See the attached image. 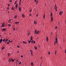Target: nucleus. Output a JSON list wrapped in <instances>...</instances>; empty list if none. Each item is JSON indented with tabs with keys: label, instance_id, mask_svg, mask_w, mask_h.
Listing matches in <instances>:
<instances>
[{
	"label": "nucleus",
	"instance_id": "f257e3e1",
	"mask_svg": "<svg viewBox=\"0 0 66 66\" xmlns=\"http://www.w3.org/2000/svg\"><path fill=\"white\" fill-rule=\"evenodd\" d=\"M39 32V31H37V30H36L35 31V34H38V33Z\"/></svg>",
	"mask_w": 66,
	"mask_h": 66
},
{
	"label": "nucleus",
	"instance_id": "f03ea898",
	"mask_svg": "<svg viewBox=\"0 0 66 66\" xmlns=\"http://www.w3.org/2000/svg\"><path fill=\"white\" fill-rule=\"evenodd\" d=\"M30 51L31 53V54L32 56H33V51L31 50H30Z\"/></svg>",
	"mask_w": 66,
	"mask_h": 66
},
{
	"label": "nucleus",
	"instance_id": "7ed1b4c3",
	"mask_svg": "<svg viewBox=\"0 0 66 66\" xmlns=\"http://www.w3.org/2000/svg\"><path fill=\"white\" fill-rule=\"evenodd\" d=\"M62 13H63V11H61L59 13V15H62Z\"/></svg>",
	"mask_w": 66,
	"mask_h": 66
},
{
	"label": "nucleus",
	"instance_id": "20e7f679",
	"mask_svg": "<svg viewBox=\"0 0 66 66\" xmlns=\"http://www.w3.org/2000/svg\"><path fill=\"white\" fill-rule=\"evenodd\" d=\"M19 10L20 12H21V7H20L19 9Z\"/></svg>",
	"mask_w": 66,
	"mask_h": 66
},
{
	"label": "nucleus",
	"instance_id": "39448f33",
	"mask_svg": "<svg viewBox=\"0 0 66 66\" xmlns=\"http://www.w3.org/2000/svg\"><path fill=\"white\" fill-rule=\"evenodd\" d=\"M2 30L3 31H5L6 30V28H3Z\"/></svg>",
	"mask_w": 66,
	"mask_h": 66
},
{
	"label": "nucleus",
	"instance_id": "423d86ee",
	"mask_svg": "<svg viewBox=\"0 0 66 66\" xmlns=\"http://www.w3.org/2000/svg\"><path fill=\"white\" fill-rule=\"evenodd\" d=\"M3 41V39H1L0 40V43H1Z\"/></svg>",
	"mask_w": 66,
	"mask_h": 66
},
{
	"label": "nucleus",
	"instance_id": "0eeeda50",
	"mask_svg": "<svg viewBox=\"0 0 66 66\" xmlns=\"http://www.w3.org/2000/svg\"><path fill=\"white\" fill-rule=\"evenodd\" d=\"M17 6H18V4H16V5H15V8L16 9L17 8Z\"/></svg>",
	"mask_w": 66,
	"mask_h": 66
},
{
	"label": "nucleus",
	"instance_id": "6e6552de",
	"mask_svg": "<svg viewBox=\"0 0 66 66\" xmlns=\"http://www.w3.org/2000/svg\"><path fill=\"white\" fill-rule=\"evenodd\" d=\"M46 40L47 42H48V40H48V38L47 37H46Z\"/></svg>",
	"mask_w": 66,
	"mask_h": 66
},
{
	"label": "nucleus",
	"instance_id": "1a4fd4ad",
	"mask_svg": "<svg viewBox=\"0 0 66 66\" xmlns=\"http://www.w3.org/2000/svg\"><path fill=\"white\" fill-rule=\"evenodd\" d=\"M11 10H14V8L13 7H12L11 8Z\"/></svg>",
	"mask_w": 66,
	"mask_h": 66
},
{
	"label": "nucleus",
	"instance_id": "9d476101",
	"mask_svg": "<svg viewBox=\"0 0 66 66\" xmlns=\"http://www.w3.org/2000/svg\"><path fill=\"white\" fill-rule=\"evenodd\" d=\"M15 24H18V23H19V22H15Z\"/></svg>",
	"mask_w": 66,
	"mask_h": 66
},
{
	"label": "nucleus",
	"instance_id": "9b49d317",
	"mask_svg": "<svg viewBox=\"0 0 66 66\" xmlns=\"http://www.w3.org/2000/svg\"><path fill=\"white\" fill-rule=\"evenodd\" d=\"M22 16L23 17V18H24V15L23 14H22Z\"/></svg>",
	"mask_w": 66,
	"mask_h": 66
},
{
	"label": "nucleus",
	"instance_id": "f8f14e48",
	"mask_svg": "<svg viewBox=\"0 0 66 66\" xmlns=\"http://www.w3.org/2000/svg\"><path fill=\"white\" fill-rule=\"evenodd\" d=\"M7 40H8V39H5V42L6 43V42H7Z\"/></svg>",
	"mask_w": 66,
	"mask_h": 66
},
{
	"label": "nucleus",
	"instance_id": "ddd939ff",
	"mask_svg": "<svg viewBox=\"0 0 66 66\" xmlns=\"http://www.w3.org/2000/svg\"><path fill=\"white\" fill-rule=\"evenodd\" d=\"M12 59H13L12 58H11V59H10V60H9L10 62H11V61H12Z\"/></svg>",
	"mask_w": 66,
	"mask_h": 66
},
{
	"label": "nucleus",
	"instance_id": "4468645a",
	"mask_svg": "<svg viewBox=\"0 0 66 66\" xmlns=\"http://www.w3.org/2000/svg\"><path fill=\"white\" fill-rule=\"evenodd\" d=\"M21 0H20V2H19L20 5H21Z\"/></svg>",
	"mask_w": 66,
	"mask_h": 66
},
{
	"label": "nucleus",
	"instance_id": "2eb2a0df",
	"mask_svg": "<svg viewBox=\"0 0 66 66\" xmlns=\"http://www.w3.org/2000/svg\"><path fill=\"white\" fill-rule=\"evenodd\" d=\"M56 52H57L56 50H55V55H56Z\"/></svg>",
	"mask_w": 66,
	"mask_h": 66
},
{
	"label": "nucleus",
	"instance_id": "dca6fc26",
	"mask_svg": "<svg viewBox=\"0 0 66 66\" xmlns=\"http://www.w3.org/2000/svg\"><path fill=\"white\" fill-rule=\"evenodd\" d=\"M53 21V17H52L51 18V21L52 22Z\"/></svg>",
	"mask_w": 66,
	"mask_h": 66
},
{
	"label": "nucleus",
	"instance_id": "f3484780",
	"mask_svg": "<svg viewBox=\"0 0 66 66\" xmlns=\"http://www.w3.org/2000/svg\"><path fill=\"white\" fill-rule=\"evenodd\" d=\"M31 65L32 66H33V63L32 62L31 63Z\"/></svg>",
	"mask_w": 66,
	"mask_h": 66
},
{
	"label": "nucleus",
	"instance_id": "a211bd4d",
	"mask_svg": "<svg viewBox=\"0 0 66 66\" xmlns=\"http://www.w3.org/2000/svg\"><path fill=\"white\" fill-rule=\"evenodd\" d=\"M32 36H31L30 38V40H32Z\"/></svg>",
	"mask_w": 66,
	"mask_h": 66
},
{
	"label": "nucleus",
	"instance_id": "6ab92c4d",
	"mask_svg": "<svg viewBox=\"0 0 66 66\" xmlns=\"http://www.w3.org/2000/svg\"><path fill=\"white\" fill-rule=\"evenodd\" d=\"M34 42V40H32V41H31V43H32V44H33Z\"/></svg>",
	"mask_w": 66,
	"mask_h": 66
},
{
	"label": "nucleus",
	"instance_id": "aec40b11",
	"mask_svg": "<svg viewBox=\"0 0 66 66\" xmlns=\"http://www.w3.org/2000/svg\"><path fill=\"white\" fill-rule=\"evenodd\" d=\"M52 13H51V17H52Z\"/></svg>",
	"mask_w": 66,
	"mask_h": 66
},
{
	"label": "nucleus",
	"instance_id": "412c9836",
	"mask_svg": "<svg viewBox=\"0 0 66 66\" xmlns=\"http://www.w3.org/2000/svg\"><path fill=\"white\" fill-rule=\"evenodd\" d=\"M17 15H16L14 16V18H17Z\"/></svg>",
	"mask_w": 66,
	"mask_h": 66
},
{
	"label": "nucleus",
	"instance_id": "4be33fe9",
	"mask_svg": "<svg viewBox=\"0 0 66 66\" xmlns=\"http://www.w3.org/2000/svg\"><path fill=\"white\" fill-rule=\"evenodd\" d=\"M15 60L14 59V60H13L12 59V62H14V61H15Z\"/></svg>",
	"mask_w": 66,
	"mask_h": 66
},
{
	"label": "nucleus",
	"instance_id": "5701e85b",
	"mask_svg": "<svg viewBox=\"0 0 66 66\" xmlns=\"http://www.w3.org/2000/svg\"><path fill=\"white\" fill-rule=\"evenodd\" d=\"M57 41V37H56V41Z\"/></svg>",
	"mask_w": 66,
	"mask_h": 66
},
{
	"label": "nucleus",
	"instance_id": "b1692460",
	"mask_svg": "<svg viewBox=\"0 0 66 66\" xmlns=\"http://www.w3.org/2000/svg\"><path fill=\"white\" fill-rule=\"evenodd\" d=\"M23 42L24 44H27V42H25L24 41H23Z\"/></svg>",
	"mask_w": 66,
	"mask_h": 66
},
{
	"label": "nucleus",
	"instance_id": "393cba45",
	"mask_svg": "<svg viewBox=\"0 0 66 66\" xmlns=\"http://www.w3.org/2000/svg\"><path fill=\"white\" fill-rule=\"evenodd\" d=\"M31 40L30 41H29V40L28 41L29 44H30V43H31Z\"/></svg>",
	"mask_w": 66,
	"mask_h": 66
},
{
	"label": "nucleus",
	"instance_id": "a878e982",
	"mask_svg": "<svg viewBox=\"0 0 66 66\" xmlns=\"http://www.w3.org/2000/svg\"><path fill=\"white\" fill-rule=\"evenodd\" d=\"M17 3V1H16L15 2V3H14V5H15Z\"/></svg>",
	"mask_w": 66,
	"mask_h": 66
},
{
	"label": "nucleus",
	"instance_id": "bb28decb",
	"mask_svg": "<svg viewBox=\"0 0 66 66\" xmlns=\"http://www.w3.org/2000/svg\"><path fill=\"white\" fill-rule=\"evenodd\" d=\"M43 18L44 19L45 18V15L44 14V16H43Z\"/></svg>",
	"mask_w": 66,
	"mask_h": 66
},
{
	"label": "nucleus",
	"instance_id": "cd10ccee",
	"mask_svg": "<svg viewBox=\"0 0 66 66\" xmlns=\"http://www.w3.org/2000/svg\"><path fill=\"white\" fill-rule=\"evenodd\" d=\"M36 49V50L37 49V47H35V46L34 47Z\"/></svg>",
	"mask_w": 66,
	"mask_h": 66
},
{
	"label": "nucleus",
	"instance_id": "c85d7f7f",
	"mask_svg": "<svg viewBox=\"0 0 66 66\" xmlns=\"http://www.w3.org/2000/svg\"><path fill=\"white\" fill-rule=\"evenodd\" d=\"M4 48H5V47H3L2 48V50H3V49H4Z\"/></svg>",
	"mask_w": 66,
	"mask_h": 66
},
{
	"label": "nucleus",
	"instance_id": "c756f323",
	"mask_svg": "<svg viewBox=\"0 0 66 66\" xmlns=\"http://www.w3.org/2000/svg\"><path fill=\"white\" fill-rule=\"evenodd\" d=\"M12 20V19L11 20L10 19V20H9V22H11V20Z\"/></svg>",
	"mask_w": 66,
	"mask_h": 66
},
{
	"label": "nucleus",
	"instance_id": "7c9ffc66",
	"mask_svg": "<svg viewBox=\"0 0 66 66\" xmlns=\"http://www.w3.org/2000/svg\"><path fill=\"white\" fill-rule=\"evenodd\" d=\"M4 27V26H3V25H2L1 27V28H2V27Z\"/></svg>",
	"mask_w": 66,
	"mask_h": 66
},
{
	"label": "nucleus",
	"instance_id": "2f4dec72",
	"mask_svg": "<svg viewBox=\"0 0 66 66\" xmlns=\"http://www.w3.org/2000/svg\"><path fill=\"white\" fill-rule=\"evenodd\" d=\"M5 39L4 38V39L3 40V42H5Z\"/></svg>",
	"mask_w": 66,
	"mask_h": 66
},
{
	"label": "nucleus",
	"instance_id": "473e14b6",
	"mask_svg": "<svg viewBox=\"0 0 66 66\" xmlns=\"http://www.w3.org/2000/svg\"><path fill=\"white\" fill-rule=\"evenodd\" d=\"M10 44V42H7V44Z\"/></svg>",
	"mask_w": 66,
	"mask_h": 66
},
{
	"label": "nucleus",
	"instance_id": "72a5a7b5",
	"mask_svg": "<svg viewBox=\"0 0 66 66\" xmlns=\"http://www.w3.org/2000/svg\"><path fill=\"white\" fill-rule=\"evenodd\" d=\"M36 23V21H34V23Z\"/></svg>",
	"mask_w": 66,
	"mask_h": 66
},
{
	"label": "nucleus",
	"instance_id": "f704fd0d",
	"mask_svg": "<svg viewBox=\"0 0 66 66\" xmlns=\"http://www.w3.org/2000/svg\"><path fill=\"white\" fill-rule=\"evenodd\" d=\"M21 62H20L19 63V65H20V64H21Z\"/></svg>",
	"mask_w": 66,
	"mask_h": 66
},
{
	"label": "nucleus",
	"instance_id": "c9c22d12",
	"mask_svg": "<svg viewBox=\"0 0 66 66\" xmlns=\"http://www.w3.org/2000/svg\"><path fill=\"white\" fill-rule=\"evenodd\" d=\"M11 24H8V26H11Z\"/></svg>",
	"mask_w": 66,
	"mask_h": 66
},
{
	"label": "nucleus",
	"instance_id": "e433bc0d",
	"mask_svg": "<svg viewBox=\"0 0 66 66\" xmlns=\"http://www.w3.org/2000/svg\"><path fill=\"white\" fill-rule=\"evenodd\" d=\"M34 44H35V41H34Z\"/></svg>",
	"mask_w": 66,
	"mask_h": 66
},
{
	"label": "nucleus",
	"instance_id": "4c0bfd02",
	"mask_svg": "<svg viewBox=\"0 0 66 66\" xmlns=\"http://www.w3.org/2000/svg\"><path fill=\"white\" fill-rule=\"evenodd\" d=\"M38 1H37V2H36V3L37 4V3H38Z\"/></svg>",
	"mask_w": 66,
	"mask_h": 66
},
{
	"label": "nucleus",
	"instance_id": "58836bf2",
	"mask_svg": "<svg viewBox=\"0 0 66 66\" xmlns=\"http://www.w3.org/2000/svg\"><path fill=\"white\" fill-rule=\"evenodd\" d=\"M23 55H21V57H23Z\"/></svg>",
	"mask_w": 66,
	"mask_h": 66
},
{
	"label": "nucleus",
	"instance_id": "ea45409f",
	"mask_svg": "<svg viewBox=\"0 0 66 66\" xmlns=\"http://www.w3.org/2000/svg\"><path fill=\"white\" fill-rule=\"evenodd\" d=\"M12 42H13L12 41H10L9 42L10 43H12Z\"/></svg>",
	"mask_w": 66,
	"mask_h": 66
},
{
	"label": "nucleus",
	"instance_id": "a19ab883",
	"mask_svg": "<svg viewBox=\"0 0 66 66\" xmlns=\"http://www.w3.org/2000/svg\"><path fill=\"white\" fill-rule=\"evenodd\" d=\"M50 54V52H48V54Z\"/></svg>",
	"mask_w": 66,
	"mask_h": 66
},
{
	"label": "nucleus",
	"instance_id": "79ce46f5",
	"mask_svg": "<svg viewBox=\"0 0 66 66\" xmlns=\"http://www.w3.org/2000/svg\"><path fill=\"white\" fill-rule=\"evenodd\" d=\"M37 0H35V2H36V1H37Z\"/></svg>",
	"mask_w": 66,
	"mask_h": 66
},
{
	"label": "nucleus",
	"instance_id": "37998d69",
	"mask_svg": "<svg viewBox=\"0 0 66 66\" xmlns=\"http://www.w3.org/2000/svg\"><path fill=\"white\" fill-rule=\"evenodd\" d=\"M32 10H30V11H29V12H31V11H32Z\"/></svg>",
	"mask_w": 66,
	"mask_h": 66
},
{
	"label": "nucleus",
	"instance_id": "c03bdc74",
	"mask_svg": "<svg viewBox=\"0 0 66 66\" xmlns=\"http://www.w3.org/2000/svg\"><path fill=\"white\" fill-rule=\"evenodd\" d=\"M55 29H57V26H56L55 27Z\"/></svg>",
	"mask_w": 66,
	"mask_h": 66
},
{
	"label": "nucleus",
	"instance_id": "a18cd8bd",
	"mask_svg": "<svg viewBox=\"0 0 66 66\" xmlns=\"http://www.w3.org/2000/svg\"><path fill=\"white\" fill-rule=\"evenodd\" d=\"M4 23L2 24V25L4 26Z\"/></svg>",
	"mask_w": 66,
	"mask_h": 66
},
{
	"label": "nucleus",
	"instance_id": "49530a36",
	"mask_svg": "<svg viewBox=\"0 0 66 66\" xmlns=\"http://www.w3.org/2000/svg\"><path fill=\"white\" fill-rule=\"evenodd\" d=\"M36 16L38 17V14H37L36 15Z\"/></svg>",
	"mask_w": 66,
	"mask_h": 66
},
{
	"label": "nucleus",
	"instance_id": "de8ad7c7",
	"mask_svg": "<svg viewBox=\"0 0 66 66\" xmlns=\"http://www.w3.org/2000/svg\"><path fill=\"white\" fill-rule=\"evenodd\" d=\"M55 42H56V44H57V41H55Z\"/></svg>",
	"mask_w": 66,
	"mask_h": 66
},
{
	"label": "nucleus",
	"instance_id": "09e8293b",
	"mask_svg": "<svg viewBox=\"0 0 66 66\" xmlns=\"http://www.w3.org/2000/svg\"><path fill=\"white\" fill-rule=\"evenodd\" d=\"M7 10H9V7H8L7 8Z\"/></svg>",
	"mask_w": 66,
	"mask_h": 66
},
{
	"label": "nucleus",
	"instance_id": "8fccbe9b",
	"mask_svg": "<svg viewBox=\"0 0 66 66\" xmlns=\"http://www.w3.org/2000/svg\"><path fill=\"white\" fill-rule=\"evenodd\" d=\"M13 29H14V31H15V28H13Z\"/></svg>",
	"mask_w": 66,
	"mask_h": 66
},
{
	"label": "nucleus",
	"instance_id": "3c124183",
	"mask_svg": "<svg viewBox=\"0 0 66 66\" xmlns=\"http://www.w3.org/2000/svg\"><path fill=\"white\" fill-rule=\"evenodd\" d=\"M29 35H30V33H28V36H29Z\"/></svg>",
	"mask_w": 66,
	"mask_h": 66
},
{
	"label": "nucleus",
	"instance_id": "603ef678",
	"mask_svg": "<svg viewBox=\"0 0 66 66\" xmlns=\"http://www.w3.org/2000/svg\"><path fill=\"white\" fill-rule=\"evenodd\" d=\"M29 15L30 16H31V14H29Z\"/></svg>",
	"mask_w": 66,
	"mask_h": 66
},
{
	"label": "nucleus",
	"instance_id": "864d4df0",
	"mask_svg": "<svg viewBox=\"0 0 66 66\" xmlns=\"http://www.w3.org/2000/svg\"><path fill=\"white\" fill-rule=\"evenodd\" d=\"M55 43H56V42H55V43H54V45H55Z\"/></svg>",
	"mask_w": 66,
	"mask_h": 66
},
{
	"label": "nucleus",
	"instance_id": "5fc2aeb1",
	"mask_svg": "<svg viewBox=\"0 0 66 66\" xmlns=\"http://www.w3.org/2000/svg\"><path fill=\"white\" fill-rule=\"evenodd\" d=\"M65 53H66V49L65 50Z\"/></svg>",
	"mask_w": 66,
	"mask_h": 66
},
{
	"label": "nucleus",
	"instance_id": "6e6d98bb",
	"mask_svg": "<svg viewBox=\"0 0 66 66\" xmlns=\"http://www.w3.org/2000/svg\"><path fill=\"white\" fill-rule=\"evenodd\" d=\"M56 11H57V9H55Z\"/></svg>",
	"mask_w": 66,
	"mask_h": 66
},
{
	"label": "nucleus",
	"instance_id": "4d7b16f0",
	"mask_svg": "<svg viewBox=\"0 0 66 66\" xmlns=\"http://www.w3.org/2000/svg\"><path fill=\"white\" fill-rule=\"evenodd\" d=\"M8 6H10V5L9 4H8Z\"/></svg>",
	"mask_w": 66,
	"mask_h": 66
},
{
	"label": "nucleus",
	"instance_id": "13d9d810",
	"mask_svg": "<svg viewBox=\"0 0 66 66\" xmlns=\"http://www.w3.org/2000/svg\"><path fill=\"white\" fill-rule=\"evenodd\" d=\"M8 55L9 56H10V54L9 53H8Z\"/></svg>",
	"mask_w": 66,
	"mask_h": 66
},
{
	"label": "nucleus",
	"instance_id": "bf43d9fd",
	"mask_svg": "<svg viewBox=\"0 0 66 66\" xmlns=\"http://www.w3.org/2000/svg\"><path fill=\"white\" fill-rule=\"evenodd\" d=\"M12 1H11V0H10V2H11Z\"/></svg>",
	"mask_w": 66,
	"mask_h": 66
},
{
	"label": "nucleus",
	"instance_id": "052dcab7",
	"mask_svg": "<svg viewBox=\"0 0 66 66\" xmlns=\"http://www.w3.org/2000/svg\"><path fill=\"white\" fill-rule=\"evenodd\" d=\"M56 9H57V6L56 7Z\"/></svg>",
	"mask_w": 66,
	"mask_h": 66
},
{
	"label": "nucleus",
	"instance_id": "680f3d73",
	"mask_svg": "<svg viewBox=\"0 0 66 66\" xmlns=\"http://www.w3.org/2000/svg\"><path fill=\"white\" fill-rule=\"evenodd\" d=\"M20 47V46H18V48H19Z\"/></svg>",
	"mask_w": 66,
	"mask_h": 66
},
{
	"label": "nucleus",
	"instance_id": "e2e57ef3",
	"mask_svg": "<svg viewBox=\"0 0 66 66\" xmlns=\"http://www.w3.org/2000/svg\"><path fill=\"white\" fill-rule=\"evenodd\" d=\"M37 23H36H36H35V24H36Z\"/></svg>",
	"mask_w": 66,
	"mask_h": 66
},
{
	"label": "nucleus",
	"instance_id": "0e129e2a",
	"mask_svg": "<svg viewBox=\"0 0 66 66\" xmlns=\"http://www.w3.org/2000/svg\"><path fill=\"white\" fill-rule=\"evenodd\" d=\"M8 13H10V12H8Z\"/></svg>",
	"mask_w": 66,
	"mask_h": 66
},
{
	"label": "nucleus",
	"instance_id": "69168bd1",
	"mask_svg": "<svg viewBox=\"0 0 66 66\" xmlns=\"http://www.w3.org/2000/svg\"><path fill=\"white\" fill-rule=\"evenodd\" d=\"M9 42H10V40H9Z\"/></svg>",
	"mask_w": 66,
	"mask_h": 66
},
{
	"label": "nucleus",
	"instance_id": "338daca9",
	"mask_svg": "<svg viewBox=\"0 0 66 66\" xmlns=\"http://www.w3.org/2000/svg\"><path fill=\"white\" fill-rule=\"evenodd\" d=\"M16 62H18V60H16Z\"/></svg>",
	"mask_w": 66,
	"mask_h": 66
},
{
	"label": "nucleus",
	"instance_id": "774afa93",
	"mask_svg": "<svg viewBox=\"0 0 66 66\" xmlns=\"http://www.w3.org/2000/svg\"><path fill=\"white\" fill-rule=\"evenodd\" d=\"M42 59V57H41V59Z\"/></svg>",
	"mask_w": 66,
	"mask_h": 66
}]
</instances>
